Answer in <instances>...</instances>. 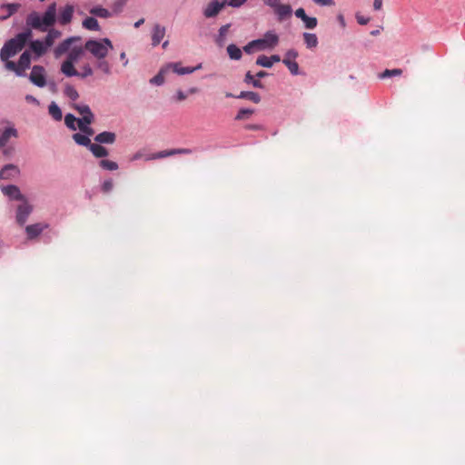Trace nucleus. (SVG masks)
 I'll list each match as a JSON object with an SVG mask.
<instances>
[{
  "label": "nucleus",
  "instance_id": "4c0bfd02",
  "mask_svg": "<svg viewBox=\"0 0 465 465\" xmlns=\"http://www.w3.org/2000/svg\"><path fill=\"white\" fill-rule=\"evenodd\" d=\"M77 120L72 114H67L64 117V124L69 129L74 131L76 130L75 123H77Z\"/></svg>",
  "mask_w": 465,
  "mask_h": 465
},
{
  "label": "nucleus",
  "instance_id": "72a5a7b5",
  "mask_svg": "<svg viewBox=\"0 0 465 465\" xmlns=\"http://www.w3.org/2000/svg\"><path fill=\"white\" fill-rule=\"evenodd\" d=\"M244 82L246 84H252V86L255 88H263L262 83L258 79H254V76L251 74V72L246 73Z\"/></svg>",
  "mask_w": 465,
  "mask_h": 465
},
{
  "label": "nucleus",
  "instance_id": "423d86ee",
  "mask_svg": "<svg viewBox=\"0 0 465 465\" xmlns=\"http://www.w3.org/2000/svg\"><path fill=\"white\" fill-rule=\"evenodd\" d=\"M22 202L23 203L17 206L15 215L16 223L21 226L26 223L27 218L33 212V206L29 204L26 199Z\"/></svg>",
  "mask_w": 465,
  "mask_h": 465
},
{
  "label": "nucleus",
  "instance_id": "79ce46f5",
  "mask_svg": "<svg viewBox=\"0 0 465 465\" xmlns=\"http://www.w3.org/2000/svg\"><path fill=\"white\" fill-rule=\"evenodd\" d=\"M302 22L307 29H313L317 26L318 20L316 17L306 16Z\"/></svg>",
  "mask_w": 465,
  "mask_h": 465
},
{
  "label": "nucleus",
  "instance_id": "ea45409f",
  "mask_svg": "<svg viewBox=\"0 0 465 465\" xmlns=\"http://www.w3.org/2000/svg\"><path fill=\"white\" fill-rule=\"evenodd\" d=\"M401 74H402L401 69H386L381 74L380 77L386 78V77H391V76H400Z\"/></svg>",
  "mask_w": 465,
  "mask_h": 465
},
{
  "label": "nucleus",
  "instance_id": "338daca9",
  "mask_svg": "<svg viewBox=\"0 0 465 465\" xmlns=\"http://www.w3.org/2000/svg\"><path fill=\"white\" fill-rule=\"evenodd\" d=\"M271 63H272V65L274 64V63H278L281 61V58L278 54H273L272 56L269 57Z\"/></svg>",
  "mask_w": 465,
  "mask_h": 465
},
{
  "label": "nucleus",
  "instance_id": "a19ab883",
  "mask_svg": "<svg viewBox=\"0 0 465 465\" xmlns=\"http://www.w3.org/2000/svg\"><path fill=\"white\" fill-rule=\"evenodd\" d=\"M256 64L266 68H271L272 66L269 57L264 54L260 55L257 58Z\"/></svg>",
  "mask_w": 465,
  "mask_h": 465
},
{
  "label": "nucleus",
  "instance_id": "412c9836",
  "mask_svg": "<svg viewBox=\"0 0 465 465\" xmlns=\"http://www.w3.org/2000/svg\"><path fill=\"white\" fill-rule=\"evenodd\" d=\"M278 16L279 21H282L292 15V7L289 5L280 4L278 6L272 8Z\"/></svg>",
  "mask_w": 465,
  "mask_h": 465
},
{
  "label": "nucleus",
  "instance_id": "8fccbe9b",
  "mask_svg": "<svg viewBox=\"0 0 465 465\" xmlns=\"http://www.w3.org/2000/svg\"><path fill=\"white\" fill-rule=\"evenodd\" d=\"M282 0H262L263 4L273 8L281 4Z\"/></svg>",
  "mask_w": 465,
  "mask_h": 465
},
{
  "label": "nucleus",
  "instance_id": "393cba45",
  "mask_svg": "<svg viewBox=\"0 0 465 465\" xmlns=\"http://www.w3.org/2000/svg\"><path fill=\"white\" fill-rule=\"evenodd\" d=\"M227 53L229 57L232 60H240L242 55V50L233 44L227 46Z\"/></svg>",
  "mask_w": 465,
  "mask_h": 465
},
{
  "label": "nucleus",
  "instance_id": "a878e982",
  "mask_svg": "<svg viewBox=\"0 0 465 465\" xmlns=\"http://www.w3.org/2000/svg\"><path fill=\"white\" fill-rule=\"evenodd\" d=\"M236 97L241 98V99H247L255 104H259L261 102V96L259 95V94L254 93V92L243 91V92H241L240 94Z\"/></svg>",
  "mask_w": 465,
  "mask_h": 465
},
{
  "label": "nucleus",
  "instance_id": "bf43d9fd",
  "mask_svg": "<svg viewBox=\"0 0 465 465\" xmlns=\"http://www.w3.org/2000/svg\"><path fill=\"white\" fill-rule=\"evenodd\" d=\"M230 28V25H224L223 26H221V28L219 29V35L221 37H223L226 35L228 30Z\"/></svg>",
  "mask_w": 465,
  "mask_h": 465
},
{
  "label": "nucleus",
  "instance_id": "13d9d810",
  "mask_svg": "<svg viewBox=\"0 0 465 465\" xmlns=\"http://www.w3.org/2000/svg\"><path fill=\"white\" fill-rule=\"evenodd\" d=\"M2 149H3V151H2L3 155L5 156V157H10L13 154V153H14V148L10 147V146L9 147H5V146Z\"/></svg>",
  "mask_w": 465,
  "mask_h": 465
},
{
  "label": "nucleus",
  "instance_id": "f8f14e48",
  "mask_svg": "<svg viewBox=\"0 0 465 465\" xmlns=\"http://www.w3.org/2000/svg\"><path fill=\"white\" fill-rule=\"evenodd\" d=\"M167 68H168V70L172 69L173 72L177 74L183 75V74H192V73L201 69L202 64H199L193 67H190V66L183 67L181 63H170L167 64Z\"/></svg>",
  "mask_w": 465,
  "mask_h": 465
},
{
  "label": "nucleus",
  "instance_id": "052dcab7",
  "mask_svg": "<svg viewBox=\"0 0 465 465\" xmlns=\"http://www.w3.org/2000/svg\"><path fill=\"white\" fill-rule=\"evenodd\" d=\"M187 98V95L181 90H178L176 93V101L182 102Z\"/></svg>",
  "mask_w": 465,
  "mask_h": 465
},
{
  "label": "nucleus",
  "instance_id": "39448f33",
  "mask_svg": "<svg viewBox=\"0 0 465 465\" xmlns=\"http://www.w3.org/2000/svg\"><path fill=\"white\" fill-rule=\"evenodd\" d=\"M255 41L259 42L257 44V50L272 49L278 45L279 36L275 33L268 31L265 33L263 38L256 39Z\"/></svg>",
  "mask_w": 465,
  "mask_h": 465
},
{
  "label": "nucleus",
  "instance_id": "5701e85b",
  "mask_svg": "<svg viewBox=\"0 0 465 465\" xmlns=\"http://www.w3.org/2000/svg\"><path fill=\"white\" fill-rule=\"evenodd\" d=\"M89 150L96 158L105 157L109 153L108 150L99 143H92Z\"/></svg>",
  "mask_w": 465,
  "mask_h": 465
},
{
  "label": "nucleus",
  "instance_id": "f257e3e1",
  "mask_svg": "<svg viewBox=\"0 0 465 465\" xmlns=\"http://www.w3.org/2000/svg\"><path fill=\"white\" fill-rule=\"evenodd\" d=\"M56 4H50L43 16H41L37 12L33 11L26 16V25L32 30H38L40 32H47L44 41L47 45V46L51 47L54 41L61 36V32L57 29H50L55 22H56Z\"/></svg>",
  "mask_w": 465,
  "mask_h": 465
},
{
  "label": "nucleus",
  "instance_id": "dca6fc26",
  "mask_svg": "<svg viewBox=\"0 0 465 465\" xmlns=\"http://www.w3.org/2000/svg\"><path fill=\"white\" fill-rule=\"evenodd\" d=\"M30 53H34L37 57L44 55L50 48L45 41L34 40L29 45Z\"/></svg>",
  "mask_w": 465,
  "mask_h": 465
},
{
  "label": "nucleus",
  "instance_id": "680f3d73",
  "mask_svg": "<svg viewBox=\"0 0 465 465\" xmlns=\"http://www.w3.org/2000/svg\"><path fill=\"white\" fill-rule=\"evenodd\" d=\"M297 56H298V53L295 50L291 49L286 53L285 58H289L291 60L292 58L295 59Z\"/></svg>",
  "mask_w": 465,
  "mask_h": 465
},
{
  "label": "nucleus",
  "instance_id": "f704fd0d",
  "mask_svg": "<svg viewBox=\"0 0 465 465\" xmlns=\"http://www.w3.org/2000/svg\"><path fill=\"white\" fill-rule=\"evenodd\" d=\"M282 62L288 67L292 74L297 75L299 74V65L295 61H292L289 58H284Z\"/></svg>",
  "mask_w": 465,
  "mask_h": 465
},
{
  "label": "nucleus",
  "instance_id": "9d476101",
  "mask_svg": "<svg viewBox=\"0 0 465 465\" xmlns=\"http://www.w3.org/2000/svg\"><path fill=\"white\" fill-rule=\"evenodd\" d=\"M18 132L14 126L0 128V149L7 145L11 138H17Z\"/></svg>",
  "mask_w": 465,
  "mask_h": 465
},
{
  "label": "nucleus",
  "instance_id": "4d7b16f0",
  "mask_svg": "<svg viewBox=\"0 0 465 465\" xmlns=\"http://www.w3.org/2000/svg\"><path fill=\"white\" fill-rule=\"evenodd\" d=\"M356 19H357V22L362 25H367L370 22L369 17H364V16L359 15H356Z\"/></svg>",
  "mask_w": 465,
  "mask_h": 465
},
{
  "label": "nucleus",
  "instance_id": "0eeeda50",
  "mask_svg": "<svg viewBox=\"0 0 465 465\" xmlns=\"http://www.w3.org/2000/svg\"><path fill=\"white\" fill-rule=\"evenodd\" d=\"M30 81L38 87H44L46 84L45 70L41 65H35L29 75Z\"/></svg>",
  "mask_w": 465,
  "mask_h": 465
},
{
  "label": "nucleus",
  "instance_id": "3c124183",
  "mask_svg": "<svg viewBox=\"0 0 465 465\" xmlns=\"http://www.w3.org/2000/svg\"><path fill=\"white\" fill-rule=\"evenodd\" d=\"M81 120V122H84L86 124H91L94 121V114H86L84 116H82V118H79Z\"/></svg>",
  "mask_w": 465,
  "mask_h": 465
},
{
  "label": "nucleus",
  "instance_id": "e433bc0d",
  "mask_svg": "<svg viewBox=\"0 0 465 465\" xmlns=\"http://www.w3.org/2000/svg\"><path fill=\"white\" fill-rule=\"evenodd\" d=\"M64 94L71 100L75 101L79 98V94L72 85H66L64 91Z\"/></svg>",
  "mask_w": 465,
  "mask_h": 465
},
{
  "label": "nucleus",
  "instance_id": "2f4dec72",
  "mask_svg": "<svg viewBox=\"0 0 465 465\" xmlns=\"http://www.w3.org/2000/svg\"><path fill=\"white\" fill-rule=\"evenodd\" d=\"M168 72L167 65L163 68H162L159 73L153 76L150 83L156 85H161L164 83V74Z\"/></svg>",
  "mask_w": 465,
  "mask_h": 465
},
{
  "label": "nucleus",
  "instance_id": "e2e57ef3",
  "mask_svg": "<svg viewBox=\"0 0 465 465\" xmlns=\"http://www.w3.org/2000/svg\"><path fill=\"white\" fill-rule=\"evenodd\" d=\"M245 129L252 131H258L262 129V126L259 124H247L245 125Z\"/></svg>",
  "mask_w": 465,
  "mask_h": 465
},
{
  "label": "nucleus",
  "instance_id": "473e14b6",
  "mask_svg": "<svg viewBox=\"0 0 465 465\" xmlns=\"http://www.w3.org/2000/svg\"><path fill=\"white\" fill-rule=\"evenodd\" d=\"M99 166L104 170H108V171H115L118 169V164L117 163L114 162V161H111V160H106V159H103L99 162Z\"/></svg>",
  "mask_w": 465,
  "mask_h": 465
},
{
  "label": "nucleus",
  "instance_id": "6e6d98bb",
  "mask_svg": "<svg viewBox=\"0 0 465 465\" xmlns=\"http://www.w3.org/2000/svg\"><path fill=\"white\" fill-rule=\"evenodd\" d=\"M77 127L79 128V130L84 134L87 130V128L89 127V124H86L84 122H81L80 119L77 120Z\"/></svg>",
  "mask_w": 465,
  "mask_h": 465
},
{
  "label": "nucleus",
  "instance_id": "b1692460",
  "mask_svg": "<svg viewBox=\"0 0 465 465\" xmlns=\"http://www.w3.org/2000/svg\"><path fill=\"white\" fill-rule=\"evenodd\" d=\"M74 141L79 144L87 147L88 149L92 145L93 143H91V140L88 136L84 135V134H73Z\"/></svg>",
  "mask_w": 465,
  "mask_h": 465
},
{
  "label": "nucleus",
  "instance_id": "7c9ffc66",
  "mask_svg": "<svg viewBox=\"0 0 465 465\" xmlns=\"http://www.w3.org/2000/svg\"><path fill=\"white\" fill-rule=\"evenodd\" d=\"M49 114L55 121H61L63 114L59 106L55 103H51L48 107Z\"/></svg>",
  "mask_w": 465,
  "mask_h": 465
},
{
  "label": "nucleus",
  "instance_id": "603ef678",
  "mask_svg": "<svg viewBox=\"0 0 465 465\" xmlns=\"http://www.w3.org/2000/svg\"><path fill=\"white\" fill-rule=\"evenodd\" d=\"M295 15L302 21L307 16L303 8L300 7L295 11Z\"/></svg>",
  "mask_w": 465,
  "mask_h": 465
},
{
  "label": "nucleus",
  "instance_id": "cd10ccee",
  "mask_svg": "<svg viewBox=\"0 0 465 465\" xmlns=\"http://www.w3.org/2000/svg\"><path fill=\"white\" fill-rule=\"evenodd\" d=\"M303 40L308 48L316 47L318 45V38L315 34L304 33Z\"/></svg>",
  "mask_w": 465,
  "mask_h": 465
},
{
  "label": "nucleus",
  "instance_id": "5fc2aeb1",
  "mask_svg": "<svg viewBox=\"0 0 465 465\" xmlns=\"http://www.w3.org/2000/svg\"><path fill=\"white\" fill-rule=\"evenodd\" d=\"M77 127L79 128V130L84 134L87 130V128L89 127V124H86L84 122H81L80 119L77 120Z\"/></svg>",
  "mask_w": 465,
  "mask_h": 465
},
{
  "label": "nucleus",
  "instance_id": "ddd939ff",
  "mask_svg": "<svg viewBox=\"0 0 465 465\" xmlns=\"http://www.w3.org/2000/svg\"><path fill=\"white\" fill-rule=\"evenodd\" d=\"M20 173V170L18 166L9 163L5 164L1 170H0V179L1 180H11L16 176H18Z\"/></svg>",
  "mask_w": 465,
  "mask_h": 465
},
{
  "label": "nucleus",
  "instance_id": "f03ea898",
  "mask_svg": "<svg viewBox=\"0 0 465 465\" xmlns=\"http://www.w3.org/2000/svg\"><path fill=\"white\" fill-rule=\"evenodd\" d=\"M31 37L32 30L27 28L24 32L17 34L14 38L6 41L0 51L1 60L10 59L21 52Z\"/></svg>",
  "mask_w": 465,
  "mask_h": 465
},
{
  "label": "nucleus",
  "instance_id": "a18cd8bd",
  "mask_svg": "<svg viewBox=\"0 0 465 465\" xmlns=\"http://www.w3.org/2000/svg\"><path fill=\"white\" fill-rule=\"evenodd\" d=\"M259 42L258 41H255V40H252L251 41L250 43H248L244 47H243V51L247 54H252L253 53L254 49H257V44Z\"/></svg>",
  "mask_w": 465,
  "mask_h": 465
},
{
  "label": "nucleus",
  "instance_id": "c03bdc74",
  "mask_svg": "<svg viewBox=\"0 0 465 465\" xmlns=\"http://www.w3.org/2000/svg\"><path fill=\"white\" fill-rule=\"evenodd\" d=\"M74 109L82 115L84 116L89 114H93L88 105H74Z\"/></svg>",
  "mask_w": 465,
  "mask_h": 465
},
{
  "label": "nucleus",
  "instance_id": "f3484780",
  "mask_svg": "<svg viewBox=\"0 0 465 465\" xmlns=\"http://www.w3.org/2000/svg\"><path fill=\"white\" fill-rule=\"evenodd\" d=\"M2 192L5 195L8 196L10 199L18 200V201H24L25 199L16 185L4 186V187H2Z\"/></svg>",
  "mask_w": 465,
  "mask_h": 465
},
{
  "label": "nucleus",
  "instance_id": "2eb2a0df",
  "mask_svg": "<svg viewBox=\"0 0 465 465\" xmlns=\"http://www.w3.org/2000/svg\"><path fill=\"white\" fill-rule=\"evenodd\" d=\"M74 6L71 5H66L64 7L61 8L59 11L58 21L62 25H68L71 23L73 15H74Z\"/></svg>",
  "mask_w": 465,
  "mask_h": 465
},
{
  "label": "nucleus",
  "instance_id": "0e129e2a",
  "mask_svg": "<svg viewBox=\"0 0 465 465\" xmlns=\"http://www.w3.org/2000/svg\"><path fill=\"white\" fill-rule=\"evenodd\" d=\"M382 1L383 0H374L373 1V8L375 10H381L382 7Z\"/></svg>",
  "mask_w": 465,
  "mask_h": 465
},
{
  "label": "nucleus",
  "instance_id": "c756f323",
  "mask_svg": "<svg viewBox=\"0 0 465 465\" xmlns=\"http://www.w3.org/2000/svg\"><path fill=\"white\" fill-rule=\"evenodd\" d=\"M83 26L85 29L98 31L100 29L98 21L94 17H87L83 21Z\"/></svg>",
  "mask_w": 465,
  "mask_h": 465
},
{
  "label": "nucleus",
  "instance_id": "aec40b11",
  "mask_svg": "<svg viewBox=\"0 0 465 465\" xmlns=\"http://www.w3.org/2000/svg\"><path fill=\"white\" fill-rule=\"evenodd\" d=\"M115 140H116V134L113 132H107V131L100 133L94 137V141L100 144H103V143L112 144L115 142Z\"/></svg>",
  "mask_w": 465,
  "mask_h": 465
},
{
  "label": "nucleus",
  "instance_id": "69168bd1",
  "mask_svg": "<svg viewBox=\"0 0 465 465\" xmlns=\"http://www.w3.org/2000/svg\"><path fill=\"white\" fill-rule=\"evenodd\" d=\"M120 59L124 62V64H124V67H125V66H127V64H128L129 61H128V59H127V57H126V54H125V52H122V53L120 54Z\"/></svg>",
  "mask_w": 465,
  "mask_h": 465
},
{
  "label": "nucleus",
  "instance_id": "09e8293b",
  "mask_svg": "<svg viewBox=\"0 0 465 465\" xmlns=\"http://www.w3.org/2000/svg\"><path fill=\"white\" fill-rule=\"evenodd\" d=\"M247 0H230L227 5L232 7H240L242 6Z\"/></svg>",
  "mask_w": 465,
  "mask_h": 465
},
{
  "label": "nucleus",
  "instance_id": "6ab92c4d",
  "mask_svg": "<svg viewBox=\"0 0 465 465\" xmlns=\"http://www.w3.org/2000/svg\"><path fill=\"white\" fill-rule=\"evenodd\" d=\"M190 153H192V150L188 149V148L164 150V151H161V152L153 154L152 159L164 158V157L172 156L174 154H190Z\"/></svg>",
  "mask_w": 465,
  "mask_h": 465
},
{
  "label": "nucleus",
  "instance_id": "774afa93",
  "mask_svg": "<svg viewBox=\"0 0 465 465\" xmlns=\"http://www.w3.org/2000/svg\"><path fill=\"white\" fill-rule=\"evenodd\" d=\"M337 18H338V21H339L341 26V27H345L346 26V22H345V19H344L343 15H339Z\"/></svg>",
  "mask_w": 465,
  "mask_h": 465
},
{
  "label": "nucleus",
  "instance_id": "1a4fd4ad",
  "mask_svg": "<svg viewBox=\"0 0 465 465\" xmlns=\"http://www.w3.org/2000/svg\"><path fill=\"white\" fill-rule=\"evenodd\" d=\"M226 2L220 3L218 0H212L204 8L203 15L206 18L216 16L225 6Z\"/></svg>",
  "mask_w": 465,
  "mask_h": 465
},
{
  "label": "nucleus",
  "instance_id": "7ed1b4c3",
  "mask_svg": "<svg viewBox=\"0 0 465 465\" xmlns=\"http://www.w3.org/2000/svg\"><path fill=\"white\" fill-rule=\"evenodd\" d=\"M114 48L110 39L103 38L100 40H88L84 44V50L89 52L97 60L107 56L110 50Z\"/></svg>",
  "mask_w": 465,
  "mask_h": 465
},
{
  "label": "nucleus",
  "instance_id": "9b49d317",
  "mask_svg": "<svg viewBox=\"0 0 465 465\" xmlns=\"http://www.w3.org/2000/svg\"><path fill=\"white\" fill-rule=\"evenodd\" d=\"M45 223H37L25 227V232L29 240L38 237L45 229L48 228Z\"/></svg>",
  "mask_w": 465,
  "mask_h": 465
},
{
  "label": "nucleus",
  "instance_id": "37998d69",
  "mask_svg": "<svg viewBox=\"0 0 465 465\" xmlns=\"http://www.w3.org/2000/svg\"><path fill=\"white\" fill-rule=\"evenodd\" d=\"M2 61L5 62V66L7 70L15 72V74L17 75V72H19V67H18L17 63H15L9 59L2 60Z\"/></svg>",
  "mask_w": 465,
  "mask_h": 465
},
{
  "label": "nucleus",
  "instance_id": "c85d7f7f",
  "mask_svg": "<svg viewBox=\"0 0 465 465\" xmlns=\"http://www.w3.org/2000/svg\"><path fill=\"white\" fill-rule=\"evenodd\" d=\"M94 74V70L89 64H85L81 67V71L76 70V74L74 76L80 77L84 79L86 77L92 76Z\"/></svg>",
  "mask_w": 465,
  "mask_h": 465
},
{
  "label": "nucleus",
  "instance_id": "864d4df0",
  "mask_svg": "<svg viewBox=\"0 0 465 465\" xmlns=\"http://www.w3.org/2000/svg\"><path fill=\"white\" fill-rule=\"evenodd\" d=\"M77 127L79 128V130L84 134L87 130V128L89 127V124H86L84 122H81L80 119L77 120Z\"/></svg>",
  "mask_w": 465,
  "mask_h": 465
},
{
  "label": "nucleus",
  "instance_id": "58836bf2",
  "mask_svg": "<svg viewBox=\"0 0 465 465\" xmlns=\"http://www.w3.org/2000/svg\"><path fill=\"white\" fill-rule=\"evenodd\" d=\"M254 111L252 109H241L235 116V120L241 121L248 119Z\"/></svg>",
  "mask_w": 465,
  "mask_h": 465
},
{
  "label": "nucleus",
  "instance_id": "de8ad7c7",
  "mask_svg": "<svg viewBox=\"0 0 465 465\" xmlns=\"http://www.w3.org/2000/svg\"><path fill=\"white\" fill-rule=\"evenodd\" d=\"M316 5L320 6H333L335 2L333 0H312Z\"/></svg>",
  "mask_w": 465,
  "mask_h": 465
},
{
  "label": "nucleus",
  "instance_id": "20e7f679",
  "mask_svg": "<svg viewBox=\"0 0 465 465\" xmlns=\"http://www.w3.org/2000/svg\"><path fill=\"white\" fill-rule=\"evenodd\" d=\"M84 47L73 46L68 53L67 58L61 64V72L67 77L76 74L74 63H76L84 54Z\"/></svg>",
  "mask_w": 465,
  "mask_h": 465
},
{
  "label": "nucleus",
  "instance_id": "6e6552de",
  "mask_svg": "<svg viewBox=\"0 0 465 465\" xmlns=\"http://www.w3.org/2000/svg\"><path fill=\"white\" fill-rule=\"evenodd\" d=\"M80 37L78 36H72L68 37L67 39L64 40L62 43H60L54 50V56L56 58L60 57L65 53H69L72 49V45L74 42L80 41Z\"/></svg>",
  "mask_w": 465,
  "mask_h": 465
},
{
  "label": "nucleus",
  "instance_id": "49530a36",
  "mask_svg": "<svg viewBox=\"0 0 465 465\" xmlns=\"http://www.w3.org/2000/svg\"><path fill=\"white\" fill-rule=\"evenodd\" d=\"M114 183L112 180H106L102 184V191L104 193H109L113 189Z\"/></svg>",
  "mask_w": 465,
  "mask_h": 465
},
{
  "label": "nucleus",
  "instance_id": "bb28decb",
  "mask_svg": "<svg viewBox=\"0 0 465 465\" xmlns=\"http://www.w3.org/2000/svg\"><path fill=\"white\" fill-rule=\"evenodd\" d=\"M96 68L106 75L112 74V65L105 58L97 60Z\"/></svg>",
  "mask_w": 465,
  "mask_h": 465
},
{
  "label": "nucleus",
  "instance_id": "4468645a",
  "mask_svg": "<svg viewBox=\"0 0 465 465\" xmlns=\"http://www.w3.org/2000/svg\"><path fill=\"white\" fill-rule=\"evenodd\" d=\"M18 67L19 72H17L18 76H24L25 74V70L30 68L31 65V53L28 50H25L19 57L18 60Z\"/></svg>",
  "mask_w": 465,
  "mask_h": 465
},
{
  "label": "nucleus",
  "instance_id": "c9c22d12",
  "mask_svg": "<svg viewBox=\"0 0 465 465\" xmlns=\"http://www.w3.org/2000/svg\"><path fill=\"white\" fill-rule=\"evenodd\" d=\"M90 13L94 15H96L98 17H102V18H107L110 16V12L104 8V7H101V6H96V7H94L90 10Z\"/></svg>",
  "mask_w": 465,
  "mask_h": 465
},
{
  "label": "nucleus",
  "instance_id": "a211bd4d",
  "mask_svg": "<svg viewBox=\"0 0 465 465\" xmlns=\"http://www.w3.org/2000/svg\"><path fill=\"white\" fill-rule=\"evenodd\" d=\"M21 7L20 4H3L0 6V10L4 11L5 13L0 15V20L4 21L8 19L10 16H12L14 14H15L19 8Z\"/></svg>",
  "mask_w": 465,
  "mask_h": 465
},
{
  "label": "nucleus",
  "instance_id": "4be33fe9",
  "mask_svg": "<svg viewBox=\"0 0 465 465\" xmlns=\"http://www.w3.org/2000/svg\"><path fill=\"white\" fill-rule=\"evenodd\" d=\"M165 35V28L163 26H161L160 25H155L153 29V35H152V45L153 46L158 45L162 39L164 37Z\"/></svg>",
  "mask_w": 465,
  "mask_h": 465
}]
</instances>
